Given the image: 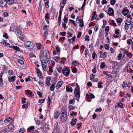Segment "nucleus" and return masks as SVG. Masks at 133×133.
Wrapping results in <instances>:
<instances>
[{"label":"nucleus","mask_w":133,"mask_h":133,"mask_svg":"<svg viewBox=\"0 0 133 133\" xmlns=\"http://www.w3.org/2000/svg\"><path fill=\"white\" fill-rule=\"evenodd\" d=\"M40 57L42 58H43L44 57L46 58V59H48L47 61L48 62H50V61L49 59L50 58V55L49 51L46 50L42 51L40 54Z\"/></svg>","instance_id":"obj_1"},{"label":"nucleus","mask_w":133,"mask_h":133,"mask_svg":"<svg viewBox=\"0 0 133 133\" xmlns=\"http://www.w3.org/2000/svg\"><path fill=\"white\" fill-rule=\"evenodd\" d=\"M76 87L75 88L74 92V94L76 97L78 98V99L77 100L78 102L79 101V99L80 97V90L79 85L77 83L76 84Z\"/></svg>","instance_id":"obj_2"},{"label":"nucleus","mask_w":133,"mask_h":133,"mask_svg":"<svg viewBox=\"0 0 133 133\" xmlns=\"http://www.w3.org/2000/svg\"><path fill=\"white\" fill-rule=\"evenodd\" d=\"M61 113L62 115L61 116V118L62 121L65 122L67 118V112L65 111H61Z\"/></svg>","instance_id":"obj_3"},{"label":"nucleus","mask_w":133,"mask_h":133,"mask_svg":"<svg viewBox=\"0 0 133 133\" xmlns=\"http://www.w3.org/2000/svg\"><path fill=\"white\" fill-rule=\"evenodd\" d=\"M63 74L66 77H68L70 74V71L69 68H64L63 69Z\"/></svg>","instance_id":"obj_4"},{"label":"nucleus","mask_w":133,"mask_h":133,"mask_svg":"<svg viewBox=\"0 0 133 133\" xmlns=\"http://www.w3.org/2000/svg\"><path fill=\"white\" fill-rule=\"evenodd\" d=\"M116 76V70H114L112 71V73H111L110 75L108 77V79H110V78H112V79L111 80V81H112V79L114 78H115Z\"/></svg>","instance_id":"obj_5"},{"label":"nucleus","mask_w":133,"mask_h":133,"mask_svg":"<svg viewBox=\"0 0 133 133\" xmlns=\"http://www.w3.org/2000/svg\"><path fill=\"white\" fill-rule=\"evenodd\" d=\"M31 42L28 41L25 42L24 43L25 47L29 49H31L33 48V47L31 45Z\"/></svg>","instance_id":"obj_6"},{"label":"nucleus","mask_w":133,"mask_h":133,"mask_svg":"<svg viewBox=\"0 0 133 133\" xmlns=\"http://www.w3.org/2000/svg\"><path fill=\"white\" fill-rule=\"evenodd\" d=\"M41 63L42 64L43 70V71H45L46 68L47 66V63L46 61L44 59H43L41 61Z\"/></svg>","instance_id":"obj_7"},{"label":"nucleus","mask_w":133,"mask_h":133,"mask_svg":"<svg viewBox=\"0 0 133 133\" xmlns=\"http://www.w3.org/2000/svg\"><path fill=\"white\" fill-rule=\"evenodd\" d=\"M18 27L15 26V24H12L10 27V30L13 32H16L17 29H18Z\"/></svg>","instance_id":"obj_8"},{"label":"nucleus","mask_w":133,"mask_h":133,"mask_svg":"<svg viewBox=\"0 0 133 133\" xmlns=\"http://www.w3.org/2000/svg\"><path fill=\"white\" fill-rule=\"evenodd\" d=\"M129 12V10L127 9V8H124L122 11V14L123 15L126 16L128 15Z\"/></svg>","instance_id":"obj_9"},{"label":"nucleus","mask_w":133,"mask_h":133,"mask_svg":"<svg viewBox=\"0 0 133 133\" xmlns=\"http://www.w3.org/2000/svg\"><path fill=\"white\" fill-rule=\"evenodd\" d=\"M7 0H1L0 1V7L2 8L6 6Z\"/></svg>","instance_id":"obj_10"},{"label":"nucleus","mask_w":133,"mask_h":133,"mask_svg":"<svg viewBox=\"0 0 133 133\" xmlns=\"http://www.w3.org/2000/svg\"><path fill=\"white\" fill-rule=\"evenodd\" d=\"M16 32V34L18 37L19 38H21L22 36V34L21 31L18 29H17Z\"/></svg>","instance_id":"obj_11"},{"label":"nucleus","mask_w":133,"mask_h":133,"mask_svg":"<svg viewBox=\"0 0 133 133\" xmlns=\"http://www.w3.org/2000/svg\"><path fill=\"white\" fill-rule=\"evenodd\" d=\"M8 131L10 132H11L12 130H14L15 129V127L13 124H11L8 127Z\"/></svg>","instance_id":"obj_12"},{"label":"nucleus","mask_w":133,"mask_h":133,"mask_svg":"<svg viewBox=\"0 0 133 133\" xmlns=\"http://www.w3.org/2000/svg\"><path fill=\"white\" fill-rule=\"evenodd\" d=\"M114 11L113 9L110 7L108 10V13L109 16H113L114 14Z\"/></svg>","instance_id":"obj_13"},{"label":"nucleus","mask_w":133,"mask_h":133,"mask_svg":"<svg viewBox=\"0 0 133 133\" xmlns=\"http://www.w3.org/2000/svg\"><path fill=\"white\" fill-rule=\"evenodd\" d=\"M66 90L67 92H72L73 89L70 86H69L68 85H66Z\"/></svg>","instance_id":"obj_14"},{"label":"nucleus","mask_w":133,"mask_h":133,"mask_svg":"<svg viewBox=\"0 0 133 133\" xmlns=\"http://www.w3.org/2000/svg\"><path fill=\"white\" fill-rule=\"evenodd\" d=\"M62 84L63 82L62 81H58L56 86V89H58V88L62 86Z\"/></svg>","instance_id":"obj_15"},{"label":"nucleus","mask_w":133,"mask_h":133,"mask_svg":"<svg viewBox=\"0 0 133 133\" xmlns=\"http://www.w3.org/2000/svg\"><path fill=\"white\" fill-rule=\"evenodd\" d=\"M16 77L15 76H9L8 77V81L10 82H14L15 78Z\"/></svg>","instance_id":"obj_16"},{"label":"nucleus","mask_w":133,"mask_h":133,"mask_svg":"<svg viewBox=\"0 0 133 133\" xmlns=\"http://www.w3.org/2000/svg\"><path fill=\"white\" fill-rule=\"evenodd\" d=\"M51 79L50 77H47L46 78V83L48 86H49L50 84V81Z\"/></svg>","instance_id":"obj_17"},{"label":"nucleus","mask_w":133,"mask_h":133,"mask_svg":"<svg viewBox=\"0 0 133 133\" xmlns=\"http://www.w3.org/2000/svg\"><path fill=\"white\" fill-rule=\"evenodd\" d=\"M107 52H105L102 54L100 55L99 56V57L103 58H105L107 56Z\"/></svg>","instance_id":"obj_18"},{"label":"nucleus","mask_w":133,"mask_h":133,"mask_svg":"<svg viewBox=\"0 0 133 133\" xmlns=\"http://www.w3.org/2000/svg\"><path fill=\"white\" fill-rule=\"evenodd\" d=\"M77 120L76 119H73L71 122V124L72 125H74L77 122Z\"/></svg>","instance_id":"obj_19"},{"label":"nucleus","mask_w":133,"mask_h":133,"mask_svg":"<svg viewBox=\"0 0 133 133\" xmlns=\"http://www.w3.org/2000/svg\"><path fill=\"white\" fill-rule=\"evenodd\" d=\"M59 113L58 111H56L55 114L54 118L55 119L57 118L59 116Z\"/></svg>","instance_id":"obj_20"},{"label":"nucleus","mask_w":133,"mask_h":133,"mask_svg":"<svg viewBox=\"0 0 133 133\" xmlns=\"http://www.w3.org/2000/svg\"><path fill=\"white\" fill-rule=\"evenodd\" d=\"M37 76L39 77L40 79L42 80L43 79V77L42 76V73L41 72H39L37 73Z\"/></svg>","instance_id":"obj_21"},{"label":"nucleus","mask_w":133,"mask_h":133,"mask_svg":"<svg viewBox=\"0 0 133 133\" xmlns=\"http://www.w3.org/2000/svg\"><path fill=\"white\" fill-rule=\"evenodd\" d=\"M67 16H68V15L66 14L64 16V18L63 19V20L66 23H67L68 22V18L67 17Z\"/></svg>","instance_id":"obj_22"},{"label":"nucleus","mask_w":133,"mask_h":133,"mask_svg":"<svg viewBox=\"0 0 133 133\" xmlns=\"http://www.w3.org/2000/svg\"><path fill=\"white\" fill-rule=\"evenodd\" d=\"M79 26L81 28H82L84 26V22L83 20L82 19L80 21H79Z\"/></svg>","instance_id":"obj_23"},{"label":"nucleus","mask_w":133,"mask_h":133,"mask_svg":"<svg viewBox=\"0 0 133 133\" xmlns=\"http://www.w3.org/2000/svg\"><path fill=\"white\" fill-rule=\"evenodd\" d=\"M57 70L60 73L63 72V69H62V68L61 66H60L58 68H57Z\"/></svg>","instance_id":"obj_24"},{"label":"nucleus","mask_w":133,"mask_h":133,"mask_svg":"<svg viewBox=\"0 0 133 133\" xmlns=\"http://www.w3.org/2000/svg\"><path fill=\"white\" fill-rule=\"evenodd\" d=\"M118 107H119L121 108H123V104L122 103L118 102L117 104Z\"/></svg>","instance_id":"obj_25"},{"label":"nucleus","mask_w":133,"mask_h":133,"mask_svg":"<svg viewBox=\"0 0 133 133\" xmlns=\"http://www.w3.org/2000/svg\"><path fill=\"white\" fill-rule=\"evenodd\" d=\"M26 92H27L28 94H30V95L32 97L34 96V94L30 90H27L26 91Z\"/></svg>","instance_id":"obj_26"},{"label":"nucleus","mask_w":133,"mask_h":133,"mask_svg":"<svg viewBox=\"0 0 133 133\" xmlns=\"http://www.w3.org/2000/svg\"><path fill=\"white\" fill-rule=\"evenodd\" d=\"M55 87V84H52L50 86V90L52 91H53L54 90Z\"/></svg>","instance_id":"obj_27"},{"label":"nucleus","mask_w":133,"mask_h":133,"mask_svg":"<svg viewBox=\"0 0 133 133\" xmlns=\"http://www.w3.org/2000/svg\"><path fill=\"white\" fill-rule=\"evenodd\" d=\"M6 120L9 123L12 122L13 121L12 118L10 117H9L8 118L6 119Z\"/></svg>","instance_id":"obj_28"},{"label":"nucleus","mask_w":133,"mask_h":133,"mask_svg":"<svg viewBox=\"0 0 133 133\" xmlns=\"http://www.w3.org/2000/svg\"><path fill=\"white\" fill-rule=\"evenodd\" d=\"M10 47L13 48L15 50L17 51H19L20 50L18 46H13Z\"/></svg>","instance_id":"obj_29"},{"label":"nucleus","mask_w":133,"mask_h":133,"mask_svg":"<svg viewBox=\"0 0 133 133\" xmlns=\"http://www.w3.org/2000/svg\"><path fill=\"white\" fill-rule=\"evenodd\" d=\"M123 21L122 19L121 18H117V22L118 23H121Z\"/></svg>","instance_id":"obj_30"},{"label":"nucleus","mask_w":133,"mask_h":133,"mask_svg":"<svg viewBox=\"0 0 133 133\" xmlns=\"http://www.w3.org/2000/svg\"><path fill=\"white\" fill-rule=\"evenodd\" d=\"M72 64L74 66H77L79 65V63L78 62L75 61L72 63Z\"/></svg>","instance_id":"obj_31"},{"label":"nucleus","mask_w":133,"mask_h":133,"mask_svg":"<svg viewBox=\"0 0 133 133\" xmlns=\"http://www.w3.org/2000/svg\"><path fill=\"white\" fill-rule=\"evenodd\" d=\"M14 2V0H7L6 3L9 5L13 3Z\"/></svg>","instance_id":"obj_32"},{"label":"nucleus","mask_w":133,"mask_h":133,"mask_svg":"<svg viewBox=\"0 0 133 133\" xmlns=\"http://www.w3.org/2000/svg\"><path fill=\"white\" fill-rule=\"evenodd\" d=\"M104 47L105 49L108 50L109 48V45L108 44H105L104 45Z\"/></svg>","instance_id":"obj_33"},{"label":"nucleus","mask_w":133,"mask_h":133,"mask_svg":"<svg viewBox=\"0 0 133 133\" xmlns=\"http://www.w3.org/2000/svg\"><path fill=\"white\" fill-rule=\"evenodd\" d=\"M17 61L21 65H23L24 63V62L20 59H17Z\"/></svg>","instance_id":"obj_34"},{"label":"nucleus","mask_w":133,"mask_h":133,"mask_svg":"<svg viewBox=\"0 0 133 133\" xmlns=\"http://www.w3.org/2000/svg\"><path fill=\"white\" fill-rule=\"evenodd\" d=\"M131 24V20H127L125 22V24H127L128 25H130Z\"/></svg>","instance_id":"obj_35"},{"label":"nucleus","mask_w":133,"mask_h":133,"mask_svg":"<svg viewBox=\"0 0 133 133\" xmlns=\"http://www.w3.org/2000/svg\"><path fill=\"white\" fill-rule=\"evenodd\" d=\"M105 64L103 62L101 63L100 65V67L101 68L103 69L105 67Z\"/></svg>","instance_id":"obj_36"},{"label":"nucleus","mask_w":133,"mask_h":133,"mask_svg":"<svg viewBox=\"0 0 133 133\" xmlns=\"http://www.w3.org/2000/svg\"><path fill=\"white\" fill-rule=\"evenodd\" d=\"M50 15L49 14L47 13L45 14V20L49 19L50 18Z\"/></svg>","instance_id":"obj_37"},{"label":"nucleus","mask_w":133,"mask_h":133,"mask_svg":"<svg viewBox=\"0 0 133 133\" xmlns=\"http://www.w3.org/2000/svg\"><path fill=\"white\" fill-rule=\"evenodd\" d=\"M69 21H70L71 23H72L75 26H76L77 25L75 23V22L72 20L69 19Z\"/></svg>","instance_id":"obj_38"},{"label":"nucleus","mask_w":133,"mask_h":133,"mask_svg":"<svg viewBox=\"0 0 133 133\" xmlns=\"http://www.w3.org/2000/svg\"><path fill=\"white\" fill-rule=\"evenodd\" d=\"M110 24L111 25H113L114 26H115L116 25V24L115 23V22L114 20H112L111 21Z\"/></svg>","instance_id":"obj_39"},{"label":"nucleus","mask_w":133,"mask_h":133,"mask_svg":"<svg viewBox=\"0 0 133 133\" xmlns=\"http://www.w3.org/2000/svg\"><path fill=\"white\" fill-rule=\"evenodd\" d=\"M54 59L57 62H59V58L58 57L56 56L54 57Z\"/></svg>","instance_id":"obj_40"},{"label":"nucleus","mask_w":133,"mask_h":133,"mask_svg":"<svg viewBox=\"0 0 133 133\" xmlns=\"http://www.w3.org/2000/svg\"><path fill=\"white\" fill-rule=\"evenodd\" d=\"M75 102V101L74 100H72V99H70L69 103L70 104H74Z\"/></svg>","instance_id":"obj_41"},{"label":"nucleus","mask_w":133,"mask_h":133,"mask_svg":"<svg viewBox=\"0 0 133 133\" xmlns=\"http://www.w3.org/2000/svg\"><path fill=\"white\" fill-rule=\"evenodd\" d=\"M51 98L50 97H48V108H49L50 109V103H51Z\"/></svg>","instance_id":"obj_42"},{"label":"nucleus","mask_w":133,"mask_h":133,"mask_svg":"<svg viewBox=\"0 0 133 133\" xmlns=\"http://www.w3.org/2000/svg\"><path fill=\"white\" fill-rule=\"evenodd\" d=\"M94 74H91L90 76V79L92 81V80L94 78Z\"/></svg>","instance_id":"obj_43"},{"label":"nucleus","mask_w":133,"mask_h":133,"mask_svg":"<svg viewBox=\"0 0 133 133\" xmlns=\"http://www.w3.org/2000/svg\"><path fill=\"white\" fill-rule=\"evenodd\" d=\"M102 83H103L101 81L99 82L98 85V87L99 88H102V86L101 85V84H102Z\"/></svg>","instance_id":"obj_44"},{"label":"nucleus","mask_w":133,"mask_h":133,"mask_svg":"<svg viewBox=\"0 0 133 133\" xmlns=\"http://www.w3.org/2000/svg\"><path fill=\"white\" fill-rule=\"evenodd\" d=\"M103 25L102 26V28H104L105 27V26L106 25V24L107 22L105 20V21L103 20Z\"/></svg>","instance_id":"obj_45"},{"label":"nucleus","mask_w":133,"mask_h":133,"mask_svg":"<svg viewBox=\"0 0 133 133\" xmlns=\"http://www.w3.org/2000/svg\"><path fill=\"white\" fill-rule=\"evenodd\" d=\"M26 99V98L22 97L21 98L22 102V103H25V100Z\"/></svg>","instance_id":"obj_46"},{"label":"nucleus","mask_w":133,"mask_h":133,"mask_svg":"<svg viewBox=\"0 0 133 133\" xmlns=\"http://www.w3.org/2000/svg\"><path fill=\"white\" fill-rule=\"evenodd\" d=\"M34 128L35 127L34 126H31L28 129V130H31L34 129Z\"/></svg>","instance_id":"obj_47"},{"label":"nucleus","mask_w":133,"mask_h":133,"mask_svg":"<svg viewBox=\"0 0 133 133\" xmlns=\"http://www.w3.org/2000/svg\"><path fill=\"white\" fill-rule=\"evenodd\" d=\"M116 2V0H111L110 1V4L112 5H113L115 4Z\"/></svg>","instance_id":"obj_48"},{"label":"nucleus","mask_w":133,"mask_h":133,"mask_svg":"<svg viewBox=\"0 0 133 133\" xmlns=\"http://www.w3.org/2000/svg\"><path fill=\"white\" fill-rule=\"evenodd\" d=\"M28 81H31V80L30 79V76H28L27 78H25V81L26 82H27Z\"/></svg>","instance_id":"obj_49"},{"label":"nucleus","mask_w":133,"mask_h":133,"mask_svg":"<svg viewBox=\"0 0 133 133\" xmlns=\"http://www.w3.org/2000/svg\"><path fill=\"white\" fill-rule=\"evenodd\" d=\"M13 71L12 70H9L8 71V74L10 75H12L13 74Z\"/></svg>","instance_id":"obj_50"},{"label":"nucleus","mask_w":133,"mask_h":133,"mask_svg":"<svg viewBox=\"0 0 133 133\" xmlns=\"http://www.w3.org/2000/svg\"><path fill=\"white\" fill-rule=\"evenodd\" d=\"M122 86L123 88H124L125 87H127L128 86V84H125L124 82H123L122 85Z\"/></svg>","instance_id":"obj_51"},{"label":"nucleus","mask_w":133,"mask_h":133,"mask_svg":"<svg viewBox=\"0 0 133 133\" xmlns=\"http://www.w3.org/2000/svg\"><path fill=\"white\" fill-rule=\"evenodd\" d=\"M60 34L62 36H65L66 35V32L65 31L61 32H60Z\"/></svg>","instance_id":"obj_52"},{"label":"nucleus","mask_w":133,"mask_h":133,"mask_svg":"<svg viewBox=\"0 0 133 133\" xmlns=\"http://www.w3.org/2000/svg\"><path fill=\"white\" fill-rule=\"evenodd\" d=\"M122 56V53H120L118 57V60H120Z\"/></svg>","instance_id":"obj_53"},{"label":"nucleus","mask_w":133,"mask_h":133,"mask_svg":"<svg viewBox=\"0 0 133 133\" xmlns=\"http://www.w3.org/2000/svg\"><path fill=\"white\" fill-rule=\"evenodd\" d=\"M77 125L78 126L77 127V129H79L81 128L82 125V123H77Z\"/></svg>","instance_id":"obj_54"},{"label":"nucleus","mask_w":133,"mask_h":133,"mask_svg":"<svg viewBox=\"0 0 133 133\" xmlns=\"http://www.w3.org/2000/svg\"><path fill=\"white\" fill-rule=\"evenodd\" d=\"M98 24H97L96 25L95 28H94V29L96 32L97 31V30L98 29Z\"/></svg>","instance_id":"obj_55"},{"label":"nucleus","mask_w":133,"mask_h":133,"mask_svg":"<svg viewBox=\"0 0 133 133\" xmlns=\"http://www.w3.org/2000/svg\"><path fill=\"white\" fill-rule=\"evenodd\" d=\"M82 33L81 32H79L78 33V34L77 36V38H79L81 37L82 35Z\"/></svg>","instance_id":"obj_56"},{"label":"nucleus","mask_w":133,"mask_h":133,"mask_svg":"<svg viewBox=\"0 0 133 133\" xmlns=\"http://www.w3.org/2000/svg\"><path fill=\"white\" fill-rule=\"evenodd\" d=\"M24 129L23 128H21L20 129L19 133H24Z\"/></svg>","instance_id":"obj_57"},{"label":"nucleus","mask_w":133,"mask_h":133,"mask_svg":"<svg viewBox=\"0 0 133 133\" xmlns=\"http://www.w3.org/2000/svg\"><path fill=\"white\" fill-rule=\"evenodd\" d=\"M89 38V36L86 35L85 38V41H89L90 40Z\"/></svg>","instance_id":"obj_58"},{"label":"nucleus","mask_w":133,"mask_h":133,"mask_svg":"<svg viewBox=\"0 0 133 133\" xmlns=\"http://www.w3.org/2000/svg\"><path fill=\"white\" fill-rule=\"evenodd\" d=\"M3 85V81L2 77H0V85Z\"/></svg>","instance_id":"obj_59"},{"label":"nucleus","mask_w":133,"mask_h":133,"mask_svg":"<svg viewBox=\"0 0 133 133\" xmlns=\"http://www.w3.org/2000/svg\"><path fill=\"white\" fill-rule=\"evenodd\" d=\"M37 48L38 49H40L41 46V43H38L37 44Z\"/></svg>","instance_id":"obj_60"},{"label":"nucleus","mask_w":133,"mask_h":133,"mask_svg":"<svg viewBox=\"0 0 133 133\" xmlns=\"http://www.w3.org/2000/svg\"><path fill=\"white\" fill-rule=\"evenodd\" d=\"M37 94L39 95V97H41L42 96V93L41 92L38 91L37 92Z\"/></svg>","instance_id":"obj_61"},{"label":"nucleus","mask_w":133,"mask_h":133,"mask_svg":"<svg viewBox=\"0 0 133 133\" xmlns=\"http://www.w3.org/2000/svg\"><path fill=\"white\" fill-rule=\"evenodd\" d=\"M56 50L57 52H60V48L58 46H57L56 47Z\"/></svg>","instance_id":"obj_62"},{"label":"nucleus","mask_w":133,"mask_h":133,"mask_svg":"<svg viewBox=\"0 0 133 133\" xmlns=\"http://www.w3.org/2000/svg\"><path fill=\"white\" fill-rule=\"evenodd\" d=\"M130 25L125 24L124 28L126 30H128L129 28V26Z\"/></svg>","instance_id":"obj_63"},{"label":"nucleus","mask_w":133,"mask_h":133,"mask_svg":"<svg viewBox=\"0 0 133 133\" xmlns=\"http://www.w3.org/2000/svg\"><path fill=\"white\" fill-rule=\"evenodd\" d=\"M132 42V40L131 39H129L127 41V43L128 44H131Z\"/></svg>","instance_id":"obj_64"}]
</instances>
